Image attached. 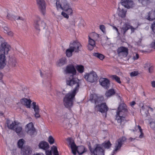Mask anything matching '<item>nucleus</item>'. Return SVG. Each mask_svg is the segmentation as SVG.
Returning a JSON list of instances; mask_svg holds the SVG:
<instances>
[{
  "mask_svg": "<svg viewBox=\"0 0 155 155\" xmlns=\"http://www.w3.org/2000/svg\"><path fill=\"white\" fill-rule=\"evenodd\" d=\"M81 80L78 79L74 78L73 76L67 78L66 83L67 85L74 87V89L66 94L64 98L63 103L65 107H71L73 104V100L76 93L78 92Z\"/></svg>",
  "mask_w": 155,
  "mask_h": 155,
  "instance_id": "nucleus-1",
  "label": "nucleus"
},
{
  "mask_svg": "<svg viewBox=\"0 0 155 155\" xmlns=\"http://www.w3.org/2000/svg\"><path fill=\"white\" fill-rule=\"evenodd\" d=\"M127 112L126 106L125 104H120L119 106L117 112L116 119L117 124V127L119 129L122 128L126 122L125 117Z\"/></svg>",
  "mask_w": 155,
  "mask_h": 155,
  "instance_id": "nucleus-2",
  "label": "nucleus"
},
{
  "mask_svg": "<svg viewBox=\"0 0 155 155\" xmlns=\"http://www.w3.org/2000/svg\"><path fill=\"white\" fill-rule=\"evenodd\" d=\"M0 39L2 42L0 48V69H1L6 64L5 55L8 54L10 47L7 43L4 41L3 38H1Z\"/></svg>",
  "mask_w": 155,
  "mask_h": 155,
  "instance_id": "nucleus-3",
  "label": "nucleus"
},
{
  "mask_svg": "<svg viewBox=\"0 0 155 155\" xmlns=\"http://www.w3.org/2000/svg\"><path fill=\"white\" fill-rule=\"evenodd\" d=\"M68 142V146L70 147L72 152L74 155H76L77 153L80 155L83 154L85 152V148L83 146L77 147L73 140L70 138L67 139Z\"/></svg>",
  "mask_w": 155,
  "mask_h": 155,
  "instance_id": "nucleus-4",
  "label": "nucleus"
},
{
  "mask_svg": "<svg viewBox=\"0 0 155 155\" xmlns=\"http://www.w3.org/2000/svg\"><path fill=\"white\" fill-rule=\"evenodd\" d=\"M56 5L57 9H61L65 11L68 15H72L73 10L66 0H59L57 1Z\"/></svg>",
  "mask_w": 155,
  "mask_h": 155,
  "instance_id": "nucleus-5",
  "label": "nucleus"
},
{
  "mask_svg": "<svg viewBox=\"0 0 155 155\" xmlns=\"http://www.w3.org/2000/svg\"><path fill=\"white\" fill-rule=\"evenodd\" d=\"M84 78L87 81L91 83L94 82L98 79L96 73L93 71L85 73L84 74Z\"/></svg>",
  "mask_w": 155,
  "mask_h": 155,
  "instance_id": "nucleus-6",
  "label": "nucleus"
},
{
  "mask_svg": "<svg viewBox=\"0 0 155 155\" xmlns=\"http://www.w3.org/2000/svg\"><path fill=\"white\" fill-rule=\"evenodd\" d=\"M25 130L26 133L31 137H33L37 134L35 128L32 122H30L26 125Z\"/></svg>",
  "mask_w": 155,
  "mask_h": 155,
  "instance_id": "nucleus-7",
  "label": "nucleus"
},
{
  "mask_svg": "<svg viewBox=\"0 0 155 155\" xmlns=\"http://www.w3.org/2000/svg\"><path fill=\"white\" fill-rule=\"evenodd\" d=\"M126 140V138L124 137H120L117 140L115 143L114 149L113 151L114 153H116L118 150L120 149L122 145L125 143Z\"/></svg>",
  "mask_w": 155,
  "mask_h": 155,
  "instance_id": "nucleus-8",
  "label": "nucleus"
},
{
  "mask_svg": "<svg viewBox=\"0 0 155 155\" xmlns=\"http://www.w3.org/2000/svg\"><path fill=\"white\" fill-rule=\"evenodd\" d=\"M45 23L43 20H41L39 17H37L34 22V26L37 30H40L41 28L44 29L45 28Z\"/></svg>",
  "mask_w": 155,
  "mask_h": 155,
  "instance_id": "nucleus-9",
  "label": "nucleus"
},
{
  "mask_svg": "<svg viewBox=\"0 0 155 155\" xmlns=\"http://www.w3.org/2000/svg\"><path fill=\"white\" fill-rule=\"evenodd\" d=\"M45 23L43 20H41L39 17H37L34 22V26L37 30H40L41 28L44 29L45 28Z\"/></svg>",
  "mask_w": 155,
  "mask_h": 155,
  "instance_id": "nucleus-10",
  "label": "nucleus"
},
{
  "mask_svg": "<svg viewBox=\"0 0 155 155\" xmlns=\"http://www.w3.org/2000/svg\"><path fill=\"white\" fill-rule=\"evenodd\" d=\"M89 149L92 153V155H104V152L103 148L100 145H97L94 150L92 149L91 147Z\"/></svg>",
  "mask_w": 155,
  "mask_h": 155,
  "instance_id": "nucleus-11",
  "label": "nucleus"
},
{
  "mask_svg": "<svg viewBox=\"0 0 155 155\" xmlns=\"http://www.w3.org/2000/svg\"><path fill=\"white\" fill-rule=\"evenodd\" d=\"M90 97L91 101L95 103L96 105L103 101L104 99L102 96H99L96 94H91L90 95Z\"/></svg>",
  "mask_w": 155,
  "mask_h": 155,
  "instance_id": "nucleus-12",
  "label": "nucleus"
},
{
  "mask_svg": "<svg viewBox=\"0 0 155 155\" xmlns=\"http://www.w3.org/2000/svg\"><path fill=\"white\" fill-rule=\"evenodd\" d=\"M137 27L134 28L128 22L125 23L121 28V31L123 34L124 35L127 30L130 29L131 30L132 32H133Z\"/></svg>",
  "mask_w": 155,
  "mask_h": 155,
  "instance_id": "nucleus-13",
  "label": "nucleus"
},
{
  "mask_svg": "<svg viewBox=\"0 0 155 155\" xmlns=\"http://www.w3.org/2000/svg\"><path fill=\"white\" fill-rule=\"evenodd\" d=\"M117 52L119 56L125 57L128 54V49L125 47L121 46L118 48Z\"/></svg>",
  "mask_w": 155,
  "mask_h": 155,
  "instance_id": "nucleus-14",
  "label": "nucleus"
},
{
  "mask_svg": "<svg viewBox=\"0 0 155 155\" xmlns=\"http://www.w3.org/2000/svg\"><path fill=\"white\" fill-rule=\"evenodd\" d=\"M81 47L80 43L77 41H74L70 43L69 47L74 51L75 52H78L79 49Z\"/></svg>",
  "mask_w": 155,
  "mask_h": 155,
  "instance_id": "nucleus-15",
  "label": "nucleus"
},
{
  "mask_svg": "<svg viewBox=\"0 0 155 155\" xmlns=\"http://www.w3.org/2000/svg\"><path fill=\"white\" fill-rule=\"evenodd\" d=\"M39 8L42 13L44 15L45 13L46 5L44 0H36Z\"/></svg>",
  "mask_w": 155,
  "mask_h": 155,
  "instance_id": "nucleus-16",
  "label": "nucleus"
},
{
  "mask_svg": "<svg viewBox=\"0 0 155 155\" xmlns=\"http://www.w3.org/2000/svg\"><path fill=\"white\" fill-rule=\"evenodd\" d=\"M95 109L96 110H97L102 113H106L108 109V107L105 103L96 105Z\"/></svg>",
  "mask_w": 155,
  "mask_h": 155,
  "instance_id": "nucleus-17",
  "label": "nucleus"
},
{
  "mask_svg": "<svg viewBox=\"0 0 155 155\" xmlns=\"http://www.w3.org/2000/svg\"><path fill=\"white\" fill-rule=\"evenodd\" d=\"M31 106L35 113L34 114L35 117L36 118H39L40 115L39 114L40 110L39 106L38 104H36V103L35 102L32 103Z\"/></svg>",
  "mask_w": 155,
  "mask_h": 155,
  "instance_id": "nucleus-18",
  "label": "nucleus"
},
{
  "mask_svg": "<svg viewBox=\"0 0 155 155\" xmlns=\"http://www.w3.org/2000/svg\"><path fill=\"white\" fill-rule=\"evenodd\" d=\"M99 82L101 85L105 88H107L110 86V81L107 78H101L100 79Z\"/></svg>",
  "mask_w": 155,
  "mask_h": 155,
  "instance_id": "nucleus-19",
  "label": "nucleus"
},
{
  "mask_svg": "<svg viewBox=\"0 0 155 155\" xmlns=\"http://www.w3.org/2000/svg\"><path fill=\"white\" fill-rule=\"evenodd\" d=\"M41 76L43 77L45 79L46 78H48V80L47 82V81L45 80L43 81V83L46 86L49 84H50L49 81L50 78L51 76V74L49 71H48L47 72H45L43 73V76L42 75V73L41 72Z\"/></svg>",
  "mask_w": 155,
  "mask_h": 155,
  "instance_id": "nucleus-20",
  "label": "nucleus"
},
{
  "mask_svg": "<svg viewBox=\"0 0 155 155\" xmlns=\"http://www.w3.org/2000/svg\"><path fill=\"white\" fill-rule=\"evenodd\" d=\"M6 122L8 128L10 129L13 130L15 129L16 126L18 125V122L15 121H13L8 119L7 120Z\"/></svg>",
  "mask_w": 155,
  "mask_h": 155,
  "instance_id": "nucleus-21",
  "label": "nucleus"
},
{
  "mask_svg": "<svg viewBox=\"0 0 155 155\" xmlns=\"http://www.w3.org/2000/svg\"><path fill=\"white\" fill-rule=\"evenodd\" d=\"M65 72L67 74H71L73 75H74L76 74V71L73 65H70L66 67Z\"/></svg>",
  "mask_w": 155,
  "mask_h": 155,
  "instance_id": "nucleus-22",
  "label": "nucleus"
},
{
  "mask_svg": "<svg viewBox=\"0 0 155 155\" xmlns=\"http://www.w3.org/2000/svg\"><path fill=\"white\" fill-rule=\"evenodd\" d=\"M121 2L122 5L127 8H129L133 6V2L130 0H121Z\"/></svg>",
  "mask_w": 155,
  "mask_h": 155,
  "instance_id": "nucleus-23",
  "label": "nucleus"
},
{
  "mask_svg": "<svg viewBox=\"0 0 155 155\" xmlns=\"http://www.w3.org/2000/svg\"><path fill=\"white\" fill-rule=\"evenodd\" d=\"M20 102L21 104L25 106L27 108H30V104L31 102V101L30 99L23 98L21 100Z\"/></svg>",
  "mask_w": 155,
  "mask_h": 155,
  "instance_id": "nucleus-24",
  "label": "nucleus"
},
{
  "mask_svg": "<svg viewBox=\"0 0 155 155\" xmlns=\"http://www.w3.org/2000/svg\"><path fill=\"white\" fill-rule=\"evenodd\" d=\"M145 18L150 21H153L155 19V11H151L149 12L145 16Z\"/></svg>",
  "mask_w": 155,
  "mask_h": 155,
  "instance_id": "nucleus-25",
  "label": "nucleus"
},
{
  "mask_svg": "<svg viewBox=\"0 0 155 155\" xmlns=\"http://www.w3.org/2000/svg\"><path fill=\"white\" fill-rule=\"evenodd\" d=\"M13 130H15L19 136H21L23 133L22 127L20 124L18 123Z\"/></svg>",
  "mask_w": 155,
  "mask_h": 155,
  "instance_id": "nucleus-26",
  "label": "nucleus"
},
{
  "mask_svg": "<svg viewBox=\"0 0 155 155\" xmlns=\"http://www.w3.org/2000/svg\"><path fill=\"white\" fill-rule=\"evenodd\" d=\"M95 41L88 38V48L90 50H93L94 47L95 46Z\"/></svg>",
  "mask_w": 155,
  "mask_h": 155,
  "instance_id": "nucleus-27",
  "label": "nucleus"
},
{
  "mask_svg": "<svg viewBox=\"0 0 155 155\" xmlns=\"http://www.w3.org/2000/svg\"><path fill=\"white\" fill-rule=\"evenodd\" d=\"M39 147L40 148L46 150L49 148V145L48 143L45 141H41L39 144Z\"/></svg>",
  "mask_w": 155,
  "mask_h": 155,
  "instance_id": "nucleus-28",
  "label": "nucleus"
},
{
  "mask_svg": "<svg viewBox=\"0 0 155 155\" xmlns=\"http://www.w3.org/2000/svg\"><path fill=\"white\" fill-rule=\"evenodd\" d=\"M31 150L29 147H26L21 148V153L23 155H26L31 153Z\"/></svg>",
  "mask_w": 155,
  "mask_h": 155,
  "instance_id": "nucleus-29",
  "label": "nucleus"
},
{
  "mask_svg": "<svg viewBox=\"0 0 155 155\" xmlns=\"http://www.w3.org/2000/svg\"><path fill=\"white\" fill-rule=\"evenodd\" d=\"M66 62V58H62L57 61L56 64L57 66L61 67L65 64Z\"/></svg>",
  "mask_w": 155,
  "mask_h": 155,
  "instance_id": "nucleus-30",
  "label": "nucleus"
},
{
  "mask_svg": "<svg viewBox=\"0 0 155 155\" xmlns=\"http://www.w3.org/2000/svg\"><path fill=\"white\" fill-rule=\"evenodd\" d=\"M140 132V134L139 135V137L141 139L143 137V133L142 130L141 128V127L139 125L136 126L134 129V131H138Z\"/></svg>",
  "mask_w": 155,
  "mask_h": 155,
  "instance_id": "nucleus-31",
  "label": "nucleus"
},
{
  "mask_svg": "<svg viewBox=\"0 0 155 155\" xmlns=\"http://www.w3.org/2000/svg\"><path fill=\"white\" fill-rule=\"evenodd\" d=\"M88 38L92 39H94V40L96 41L99 38V35L95 32H92L88 36Z\"/></svg>",
  "mask_w": 155,
  "mask_h": 155,
  "instance_id": "nucleus-32",
  "label": "nucleus"
},
{
  "mask_svg": "<svg viewBox=\"0 0 155 155\" xmlns=\"http://www.w3.org/2000/svg\"><path fill=\"white\" fill-rule=\"evenodd\" d=\"M7 17L8 19H11L13 18L15 20H24V18L22 17L12 15H11L9 14H8L7 15Z\"/></svg>",
  "mask_w": 155,
  "mask_h": 155,
  "instance_id": "nucleus-33",
  "label": "nucleus"
},
{
  "mask_svg": "<svg viewBox=\"0 0 155 155\" xmlns=\"http://www.w3.org/2000/svg\"><path fill=\"white\" fill-rule=\"evenodd\" d=\"M76 68L77 71L80 73H82L84 71V67L81 65H78L76 66Z\"/></svg>",
  "mask_w": 155,
  "mask_h": 155,
  "instance_id": "nucleus-34",
  "label": "nucleus"
},
{
  "mask_svg": "<svg viewBox=\"0 0 155 155\" xmlns=\"http://www.w3.org/2000/svg\"><path fill=\"white\" fill-rule=\"evenodd\" d=\"M115 93L113 89H111L107 91L105 93V95L107 97H110Z\"/></svg>",
  "mask_w": 155,
  "mask_h": 155,
  "instance_id": "nucleus-35",
  "label": "nucleus"
},
{
  "mask_svg": "<svg viewBox=\"0 0 155 155\" xmlns=\"http://www.w3.org/2000/svg\"><path fill=\"white\" fill-rule=\"evenodd\" d=\"M74 51L69 47V48L67 49L66 51L67 56L68 57L71 56L72 55V52Z\"/></svg>",
  "mask_w": 155,
  "mask_h": 155,
  "instance_id": "nucleus-36",
  "label": "nucleus"
},
{
  "mask_svg": "<svg viewBox=\"0 0 155 155\" xmlns=\"http://www.w3.org/2000/svg\"><path fill=\"white\" fill-rule=\"evenodd\" d=\"M118 9L119 10V12L118 13V15L122 18L124 17L126 15V12L123 9H122L120 11L119 8H118Z\"/></svg>",
  "mask_w": 155,
  "mask_h": 155,
  "instance_id": "nucleus-37",
  "label": "nucleus"
},
{
  "mask_svg": "<svg viewBox=\"0 0 155 155\" xmlns=\"http://www.w3.org/2000/svg\"><path fill=\"white\" fill-rule=\"evenodd\" d=\"M9 63L12 67H15L16 64V61L15 58H11L9 61Z\"/></svg>",
  "mask_w": 155,
  "mask_h": 155,
  "instance_id": "nucleus-38",
  "label": "nucleus"
},
{
  "mask_svg": "<svg viewBox=\"0 0 155 155\" xmlns=\"http://www.w3.org/2000/svg\"><path fill=\"white\" fill-rule=\"evenodd\" d=\"M138 1L143 6L147 5L150 2V0H138Z\"/></svg>",
  "mask_w": 155,
  "mask_h": 155,
  "instance_id": "nucleus-39",
  "label": "nucleus"
},
{
  "mask_svg": "<svg viewBox=\"0 0 155 155\" xmlns=\"http://www.w3.org/2000/svg\"><path fill=\"white\" fill-rule=\"evenodd\" d=\"M25 142L24 139H21L19 140L18 142V146L19 148H21Z\"/></svg>",
  "mask_w": 155,
  "mask_h": 155,
  "instance_id": "nucleus-40",
  "label": "nucleus"
},
{
  "mask_svg": "<svg viewBox=\"0 0 155 155\" xmlns=\"http://www.w3.org/2000/svg\"><path fill=\"white\" fill-rule=\"evenodd\" d=\"M94 55L101 60H103L104 58V56L103 54L98 53H94Z\"/></svg>",
  "mask_w": 155,
  "mask_h": 155,
  "instance_id": "nucleus-41",
  "label": "nucleus"
},
{
  "mask_svg": "<svg viewBox=\"0 0 155 155\" xmlns=\"http://www.w3.org/2000/svg\"><path fill=\"white\" fill-rule=\"evenodd\" d=\"M103 145L105 148H109L111 147V144L109 141H107L103 143Z\"/></svg>",
  "mask_w": 155,
  "mask_h": 155,
  "instance_id": "nucleus-42",
  "label": "nucleus"
},
{
  "mask_svg": "<svg viewBox=\"0 0 155 155\" xmlns=\"http://www.w3.org/2000/svg\"><path fill=\"white\" fill-rule=\"evenodd\" d=\"M111 77L113 80H115L118 83L120 84L121 83L120 78L117 75H112L111 76Z\"/></svg>",
  "mask_w": 155,
  "mask_h": 155,
  "instance_id": "nucleus-43",
  "label": "nucleus"
},
{
  "mask_svg": "<svg viewBox=\"0 0 155 155\" xmlns=\"http://www.w3.org/2000/svg\"><path fill=\"white\" fill-rule=\"evenodd\" d=\"M62 114L63 112L61 111H58L56 113L57 116L58 117H60L61 120L62 119L65 118V115H63Z\"/></svg>",
  "mask_w": 155,
  "mask_h": 155,
  "instance_id": "nucleus-44",
  "label": "nucleus"
},
{
  "mask_svg": "<svg viewBox=\"0 0 155 155\" xmlns=\"http://www.w3.org/2000/svg\"><path fill=\"white\" fill-rule=\"evenodd\" d=\"M52 150L54 152V155H58V152L56 147L53 146L52 147Z\"/></svg>",
  "mask_w": 155,
  "mask_h": 155,
  "instance_id": "nucleus-45",
  "label": "nucleus"
},
{
  "mask_svg": "<svg viewBox=\"0 0 155 155\" xmlns=\"http://www.w3.org/2000/svg\"><path fill=\"white\" fill-rule=\"evenodd\" d=\"M54 141L53 137L51 136H50L49 137L48 141L50 144H53L54 143Z\"/></svg>",
  "mask_w": 155,
  "mask_h": 155,
  "instance_id": "nucleus-46",
  "label": "nucleus"
},
{
  "mask_svg": "<svg viewBox=\"0 0 155 155\" xmlns=\"http://www.w3.org/2000/svg\"><path fill=\"white\" fill-rule=\"evenodd\" d=\"M150 127L155 131V121H153L150 123Z\"/></svg>",
  "mask_w": 155,
  "mask_h": 155,
  "instance_id": "nucleus-47",
  "label": "nucleus"
},
{
  "mask_svg": "<svg viewBox=\"0 0 155 155\" xmlns=\"http://www.w3.org/2000/svg\"><path fill=\"white\" fill-rule=\"evenodd\" d=\"M138 74V73L137 71H134L130 73V75L131 77H134L137 75Z\"/></svg>",
  "mask_w": 155,
  "mask_h": 155,
  "instance_id": "nucleus-48",
  "label": "nucleus"
},
{
  "mask_svg": "<svg viewBox=\"0 0 155 155\" xmlns=\"http://www.w3.org/2000/svg\"><path fill=\"white\" fill-rule=\"evenodd\" d=\"M151 28L152 31L155 33V21L153 22L151 25Z\"/></svg>",
  "mask_w": 155,
  "mask_h": 155,
  "instance_id": "nucleus-49",
  "label": "nucleus"
},
{
  "mask_svg": "<svg viewBox=\"0 0 155 155\" xmlns=\"http://www.w3.org/2000/svg\"><path fill=\"white\" fill-rule=\"evenodd\" d=\"M134 56L133 58V59L134 60H137L139 57V55L138 54L135 53L133 54Z\"/></svg>",
  "mask_w": 155,
  "mask_h": 155,
  "instance_id": "nucleus-50",
  "label": "nucleus"
},
{
  "mask_svg": "<svg viewBox=\"0 0 155 155\" xmlns=\"http://www.w3.org/2000/svg\"><path fill=\"white\" fill-rule=\"evenodd\" d=\"M100 28L101 31L104 33L105 31V28L104 25H101L100 26Z\"/></svg>",
  "mask_w": 155,
  "mask_h": 155,
  "instance_id": "nucleus-51",
  "label": "nucleus"
},
{
  "mask_svg": "<svg viewBox=\"0 0 155 155\" xmlns=\"http://www.w3.org/2000/svg\"><path fill=\"white\" fill-rule=\"evenodd\" d=\"M61 15H63L64 18H69L68 15L65 12H61Z\"/></svg>",
  "mask_w": 155,
  "mask_h": 155,
  "instance_id": "nucleus-52",
  "label": "nucleus"
},
{
  "mask_svg": "<svg viewBox=\"0 0 155 155\" xmlns=\"http://www.w3.org/2000/svg\"><path fill=\"white\" fill-rule=\"evenodd\" d=\"M4 30V32L5 33H7L10 30L7 27H5L3 28Z\"/></svg>",
  "mask_w": 155,
  "mask_h": 155,
  "instance_id": "nucleus-53",
  "label": "nucleus"
},
{
  "mask_svg": "<svg viewBox=\"0 0 155 155\" xmlns=\"http://www.w3.org/2000/svg\"><path fill=\"white\" fill-rule=\"evenodd\" d=\"M150 47L153 48H155V40L152 42L150 44Z\"/></svg>",
  "mask_w": 155,
  "mask_h": 155,
  "instance_id": "nucleus-54",
  "label": "nucleus"
},
{
  "mask_svg": "<svg viewBox=\"0 0 155 155\" xmlns=\"http://www.w3.org/2000/svg\"><path fill=\"white\" fill-rule=\"evenodd\" d=\"M153 68L152 66H150L148 69L149 72L151 73L153 72Z\"/></svg>",
  "mask_w": 155,
  "mask_h": 155,
  "instance_id": "nucleus-55",
  "label": "nucleus"
},
{
  "mask_svg": "<svg viewBox=\"0 0 155 155\" xmlns=\"http://www.w3.org/2000/svg\"><path fill=\"white\" fill-rule=\"evenodd\" d=\"M8 35L10 36H12L13 35V32L10 30L7 33Z\"/></svg>",
  "mask_w": 155,
  "mask_h": 155,
  "instance_id": "nucleus-56",
  "label": "nucleus"
},
{
  "mask_svg": "<svg viewBox=\"0 0 155 155\" xmlns=\"http://www.w3.org/2000/svg\"><path fill=\"white\" fill-rule=\"evenodd\" d=\"M45 152L46 155H52L51 151V150L46 151Z\"/></svg>",
  "mask_w": 155,
  "mask_h": 155,
  "instance_id": "nucleus-57",
  "label": "nucleus"
},
{
  "mask_svg": "<svg viewBox=\"0 0 155 155\" xmlns=\"http://www.w3.org/2000/svg\"><path fill=\"white\" fill-rule=\"evenodd\" d=\"M144 108H146L147 109V108H148L150 109L152 111L153 110V109L151 108H150V107H147V106H143L142 107V108L143 110V111H144Z\"/></svg>",
  "mask_w": 155,
  "mask_h": 155,
  "instance_id": "nucleus-58",
  "label": "nucleus"
},
{
  "mask_svg": "<svg viewBox=\"0 0 155 155\" xmlns=\"http://www.w3.org/2000/svg\"><path fill=\"white\" fill-rule=\"evenodd\" d=\"M136 138H133L132 137H130L128 139V140L129 142H133L135 140Z\"/></svg>",
  "mask_w": 155,
  "mask_h": 155,
  "instance_id": "nucleus-59",
  "label": "nucleus"
},
{
  "mask_svg": "<svg viewBox=\"0 0 155 155\" xmlns=\"http://www.w3.org/2000/svg\"><path fill=\"white\" fill-rule=\"evenodd\" d=\"M150 66V64L148 63H146L144 65V67L145 68L149 67Z\"/></svg>",
  "mask_w": 155,
  "mask_h": 155,
  "instance_id": "nucleus-60",
  "label": "nucleus"
},
{
  "mask_svg": "<svg viewBox=\"0 0 155 155\" xmlns=\"http://www.w3.org/2000/svg\"><path fill=\"white\" fill-rule=\"evenodd\" d=\"M151 85L153 87L155 88V81L151 82Z\"/></svg>",
  "mask_w": 155,
  "mask_h": 155,
  "instance_id": "nucleus-61",
  "label": "nucleus"
},
{
  "mask_svg": "<svg viewBox=\"0 0 155 155\" xmlns=\"http://www.w3.org/2000/svg\"><path fill=\"white\" fill-rule=\"evenodd\" d=\"M113 29H115L116 31L118 33V34H119V32L118 29L117 27L115 26H113Z\"/></svg>",
  "mask_w": 155,
  "mask_h": 155,
  "instance_id": "nucleus-62",
  "label": "nucleus"
},
{
  "mask_svg": "<svg viewBox=\"0 0 155 155\" xmlns=\"http://www.w3.org/2000/svg\"><path fill=\"white\" fill-rule=\"evenodd\" d=\"M32 155H44L42 153H35L34 154H33Z\"/></svg>",
  "mask_w": 155,
  "mask_h": 155,
  "instance_id": "nucleus-63",
  "label": "nucleus"
},
{
  "mask_svg": "<svg viewBox=\"0 0 155 155\" xmlns=\"http://www.w3.org/2000/svg\"><path fill=\"white\" fill-rule=\"evenodd\" d=\"M135 102L134 101H132L130 103V105L131 106H132L135 105Z\"/></svg>",
  "mask_w": 155,
  "mask_h": 155,
  "instance_id": "nucleus-64",
  "label": "nucleus"
}]
</instances>
